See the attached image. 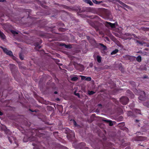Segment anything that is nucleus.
Instances as JSON below:
<instances>
[{
	"instance_id": "aec40b11",
	"label": "nucleus",
	"mask_w": 149,
	"mask_h": 149,
	"mask_svg": "<svg viewBox=\"0 0 149 149\" xmlns=\"http://www.w3.org/2000/svg\"><path fill=\"white\" fill-rule=\"evenodd\" d=\"M96 58L97 62L99 63H100L101 62V57L99 55L97 56Z\"/></svg>"
},
{
	"instance_id": "13d9d810",
	"label": "nucleus",
	"mask_w": 149,
	"mask_h": 149,
	"mask_svg": "<svg viewBox=\"0 0 149 149\" xmlns=\"http://www.w3.org/2000/svg\"><path fill=\"white\" fill-rule=\"evenodd\" d=\"M54 93L55 94H57V93H58V92H57V91H55V92H54Z\"/></svg>"
},
{
	"instance_id": "6e6552de",
	"label": "nucleus",
	"mask_w": 149,
	"mask_h": 149,
	"mask_svg": "<svg viewBox=\"0 0 149 149\" xmlns=\"http://www.w3.org/2000/svg\"><path fill=\"white\" fill-rule=\"evenodd\" d=\"M4 52L7 55H9L10 56H14L12 52L10 50H8L7 48L4 49Z\"/></svg>"
},
{
	"instance_id": "f03ea898",
	"label": "nucleus",
	"mask_w": 149,
	"mask_h": 149,
	"mask_svg": "<svg viewBox=\"0 0 149 149\" xmlns=\"http://www.w3.org/2000/svg\"><path fill=\"white\" fill-rule=\"evenodd\" d=\"M129 101V98L125 96H123L120 99V101L123 105H126Z\"/></svg>"
},
{
	"instance_id": "a19ab883",
	"label": "nucleus",
	"mask_w": 149,
	"mask_h": 149,
	"mask_svg": "<svg viewBox=\"0 0 149 149\" xmlns=\"http://www.w3.org/2000/svg\"><path fill=\"white\" fill-rule=\"evenodd\" d=\"M74 94L76 96H78L79 97H80V94L79 93H75V92H74Z\"/></svg>"
},
{
	"instance_id": "423d86ee",
	"label": "nucleus",
	"mask_w": 149,
	"mask_h": 149,
	"mask_svg": "<svg viewBox=\"0 0 149 149\" xmlns=\"http://www.w3.org/2000/svg\"><path fill=\"white\" fill-rule=\"evenodd\" d=\"M41 130H39L38 131L36 130V135H35L39 137H42L43 138H45L46 137V135L45 134L43 133H40L39 131Z\"/></svg>"
},
{
	"instance_id": "58836bf2",
	"label": "nucleus",
	"mask_w": 149,
	"mask_h": 149,
	"mask_svg": "<svg viewBox=\"0 0 149 149\" xmlns=\"http://www.w3.org/2000/svg\"><path fill=\"white\" fill-rule=\"evenodd\" d=\"M136 134L137 135H142L143 133L141 132H136Z\"/></svg>"
},
{
	"instance_id": "bf43d9fd",
	"label": "nucleus",
	"mask_w": 149,
	"mask_h": 149,
	"mask_svg": "<svg viewBox=\"0 0 149 149\" xmlns=\"http://www.w3.org/2000/svg\"><path fill=\"white\" fill-rule=\"evenodd\" d=\"M126 35H127V36H129L130 35V34L128 33H126Z\"/></svg>"
},
{
	"instance_id": "c85d7f7f",
	"label": "nucleus",
	"mask_w": 149,
	"mask_h": 149,
	"mask_svg": "<svg viewBox=\"0 0 149 149\" xmlns=\"http://www.w3.org/2000/svg\"><path fill=\"white\" fill-rule=\"evenodd\" d=\"M144 105L148 107H149V100L145 102L144 103Z\"/></svg>"
},
{
	"instance_id": "0e129e2a",
	"label": "nucleus",
	"mask_w": 149,
	"mask_h": 149,
	"mask_svg": "<svg viewBox=\"0 0 149 149\" xmlns=\"http://www.w3.org/2000/svg\"><path fill=\"white\" fill-rule=\"evenodd\" d=\"M74 92H75V93H76V91H75Z\"/></svg>"
},
{
	"instance_id": "5701e85b",
	"label": "nucleus",
	"mask_w": 149,
	"mask_h": 149,
	"mask_svg": "<svg viewBox=\"0 0 149 149\" xmlns=\"http://www.w3.org/2000/svg\"><path fill=\"white\" fill-rule=\"evenodd\" d=\"M136 57L134 56H130L129 57V59L132 61H133L135 60Z\"/></svg>"
},
{
	"instance_id": "338daca9",
	"label": "nucleus",
	"mask_w": 149,
	"mask_h": 149,
	"mask_svg": "<svg viewBox=\"0 0 149 149\" xmlns=\"http://www.w3.org/2000/svg\"><path fill=\"white\" fill-rule=\"evenodd\" d=\"M149 149V148H147V149Z\"/></svg>"
},
{
	"instance_id": "79ce46f5",
	"label": "nucleus",
	"mask_w": 149,
	"mask_h": 149,
	"mask_svg": "<svg viewBox=\"0 0 149 149\" xmlns=\"http://www.w3.org/2000/svg\"><path fill=\"white\" fill-rule=\"evenodd\" d=\"M81 79L82 80H84L85 79H85H86L85 76H81Z\"/></svg>"
},
{
	"instance_id": "7ed1b4c3",
	"label": "nucleus",
	"mask_w": 149,
	"mask_h": 149,
	"mask_svg": "<svg viewBox=\"0 0 149 149\" xmlns=\"http://www.w3.org/2000/svg\"><path fill=\"white\" fill-rule=\"evenodd\" d=\"M42 42V41L41 40L38 39L37 41L35 43L34 46H35V49L38 50L41 47V46H40V45Z\"/></svg>"
},
{
	"instance_id": "37998d69",
	"label": "nucleus",
	"mask_w": 149,
	"mask_h": 149,
	"mask_svg": "<svg viewBox=\"0 0 149 149\" xmlns=\"http://www.w3.org/2000/svg\"><path fill=\"white\" fill-rule=\"evenodd\" d=\"M102 2H103V1H97L96 4H100V3H102Z\"/></svg>"
},
{
	"instance_id": "864d4df0",
	"label": "nucleus",
	"mask_w": 149,
	"mask_h": 149,
	"mask_svg": "<svg viewBox=\"0 0 149 149\" xmlns=\"http://www.w3.org/2000/svg\"><path fill=\"white\" fill-rule=\"evenodd\" d=\"M78 10H79V11L80 12H81V9H80V7H78Z\"/></svg>"
},
{
	"instance_id": "69168bd1",
	"label": "nucleus",
	"mask_w": 149,
	"mask_h": 149,
	"mask_svg": "<svg viewBox=\"0 0 149 149\" xmlns=\"http://www.w3.org/2000/svg\"><path fill=\"white\" fill-rule=\"evenodd\" d=\"M133 83H135V82H134V81H133Z\"/></svg>"
},
{
	"instance_id": "c03bdc74",
	"label": "nucleus",
	"mask_w": 149,
	"mask_h": 149,
	"mask_svg": "<svg viewBox=\"0 0 149 149\" xmlns=\"http://www.w3.org/2000/svg\"><path fill=\"white\" fill-rule=\"evenodd\" d=\"M92 1L93 3L96 4L97 1L96 0H92Z\"/></svg>"
},
{
	"instance_id": "f3484780",
	"label": "nucleus",
	"mask_w": 149,
	"mask_h": 149,
	"mask_svg": "<svg viewBox=\"0 0 149 149\" xmlns=\"http://www.w3.org/2000/svg\"><path fill=\"white\" fill-rule=\"evenodd\" d=\"M133 111L136 114V113H138V114H141V111L140 110L137 109H134L133 110Z\"/></svg>"
},
{
	"instance_id": "6e6d98bb",
	"label": "nucleus",
	"mask_w": 149,
	"mask_h": 149,
	"mask_svg": "<svg viewBox=\"0 0 149 149\" xmlns=\"http://www.w3.org/2000/svg\"><path fill=\"white\" fill-rule=\"evenodd\" d=\"M3 114L0 111V116H2Z\"/></svg>"
},
{
	"instance_id": "4468645a",
	"label": "nucleus",
	"mask_w": 149,
	"mask_h": 149,
	"mask_svg": "<svg viewBox=\"0 0 149 149\" xmlns=\"http://www.w3.org/2000/svg\"><path fill=\"white\" fill-rule=\"evenodd\" d=\"M116 1L118 2L120 4L122 5L125 7H127V5L125 4L124 3L121 1L120 0H116Z\"/></svg>"
},
{
	"instance_id": "de8ad7c7",
	"label": "nucleus",
	"mask_w": 149,
	"mask_h": 149,
	"mask_svg": "<svg viewBox=\"0 0 149 149\" xmlns=\"http://www.w3.org/2000/svg\"><path fill=\"white\" fill-rule=\"evenodd\" d=\"M122 125L123 126H124L125 125V123H121L120 124V125Z\"/></svg>"
},
{
	"instance_id": "f704fd0d",
	"label": "nucleus",
	"mask_w": 149,
	"mask_h": 149,
	"mask_svg": "<svg viewBox=\"0 0 149 149\" xmlns=\"http://www.w3.org/2000/svg\"><path fill=\"white\" fill-rule=\"evenodd\" d=\"M91 79V78L90 77H86L85 79V80L87 81H90Z\"/></svg>"
},
{
	"instance_id": "473e14b6",
	"label": "nucleus",
	"mask_w": 149,
	"mask_h": 149,
	"mask_svg": "<svg viewBox=\"0 0 149 149\" xmlns=\"http://www.w3.org/2000/svg\"><path fill=\"white\" fill-rule=\"evenodd\" d=\"M58 134V132H54L53 133V135L55 136L56 137V136H57Z\"/></svg>"
},
{
	"instance_id": "0eeeda50",
	"label": "nucleus",
	"mask_w": 149,
	"mask_h": 149,
	"mask_svg": "<svg viewBox=\"0 0 149 149\" xmlns=\"http://www.w3.org/2000/svg\"><path fill=\"white\" fill-rule=\"evenodd\" d=\"M135 140L137 141H144L147 140V138L145 136H138L135 138Z\"/></svg>"
},
{
	"instance_id": "a211bd4d",
	"label": "nucleus",
	"mask_w": 149,
	"mask_h": 149,
	"mask_svg": "<svg viewBox=\"0 0 149 149\" xmlns=\"http://www.w3.org/2000/svg\"><path fill=\"white\" fill-rule=\"evenodd\" d=\"M118 52V49H116L114 50H113L111 53V55L115 54Z\"/></svg>"
},
{
	"instance_id": "dca6fc26",
	"label": "nucleus",
	"mask_w": 149,
	"mask_h": 149,
	"mask_svg": "<svg viewBox=\"0 0 149 149\" xmlns=\"http://www.w3.org/2000/svg\"><path fill=\"white\" fill-rule=\"evenodd\" d=\"M74 134L72 133V135H70L69 134H67V136L68 139L71 140L72 137H74Z\"/></svg>"
},
{
	"instance_id": "2f4dec72",
	"label": "nucleus",
	"mask_w": 149,
	"mask_h": 149,
	"mask_svg": "<svg viewBox=\"0 0 149 149\" xmlns=\"http://www.w3.org/2000/svg\"><path fill=\"white\" fill-rule=\"evenodd\" d=\"M95 92H94L93 91H88V94L89 95H92L95 93Z\"/></svg>"
},
{
	"instance_id": "1a4fd4ad",
	"label": "nucleus",
	"mask_w": 149,
	"mask_h": 149,
	"mask_svg": "<svg viewBox=\"0 0 149 149\" xmlns=\"http://www.w3.org/2000/svg\"><path fill=\"white\" fill-rule=\"evenodd\" d=\"M98 46H100V49L102 51L107 50V48L106 46L104 45L103 44L101 43H99L98 44Z\"/></svg>"
},
{
	"instance_id": "ddd939ff",
	"label": "nucleus",
	"mask_w": 149,
	"mask_h": 149,
	"mask_svg": "<svg viewBox=\"0 0 149 149\" xmlns=\"http://www.w3.org/2000/svg\"><path fill=\"white\" fill-rule=\"evenodd\" d=\"M0 37L2 39H5L6 36L3 32H1L0 30Z\"/></svg>"
},
{
	"instance_id": "39448f33",
	"label": "nucleus",
	"mask_w": 149,
	"mask_h": 149,
	"mask_svg": "<svg viewBox=\"0 0 149 149\" xmlns=\"http://www.w3.org/2000/svg\"><path fill=\"white\" fill-rule=\"evenodd\" d=\"M141 94L139 97V99L141 100H145L146 99V93L144 91H141Z\"/></svg>"
},
{
	"instance_id": "4d7b16f0",
	"label": "nucleus",
	"mask_w": 149,
	"mask_h": 149,
	"mask_svg": "<svg viewBox=\"0 0 149 149\" xmlns=\"http://www.w3.org/2000/svg\"><path fill=\"white\" fill-rule=\"evenodd\" d=\"M82 144L83 146L85 145V143H81Z\"/></svg>"
},
{
	"instance_id": "e433bc0d",
	"label": "nucleus",
	"mask_w": 149,
	"mask_h": 149,
	"mask_svg": "<svg viewBox=\"0 0 149 149\" xmlns=\"http://www.w3.org/2000/svg\"><path fill=\"white\" fill-rule=\"evenodd\" d=\"M65 44L64 43H60L59 44V45L61 46H63L64 47H65Z\"/></svg>"
},
{
	"instance_id": "412c9836",
	"label": "nucleus",
	"mask_w": 149,
	"mask_h": 149,
	"mask_svg": "<svg viewBox=\"0 0 149 149\" xmlns=\"http://www.w3.org/2000/svg\"><path fill=\"white\" fill-rule=\"evenodd\" d=\"M10 68L11 71L13 70V69H15L16 68L15 65L13 64H10Z\"/></svg>"
},
{
	"instance_id": "a18cd8bd",
	"label": "nucleus",
	"mask_w": 149,
	"mask_h": 149,
	"mask_svg": "<svg viewBox=\"0 0 149 149\" xmlns=\"http://www.w3.org/2000/svg\"><path fill=\"white\" fill-rule=\"evenodd\" d=\"M8 140H9V141L10 142V143H12V141L10 139V137L9 136L8 137Z\"/></svg>"
},
{
	"instance_id": "f257e3e1",
	"label": "nucleus",
	"mask_w": 149,
	"mask_h": 149,
	"mask_svg": "<svg viewBox=\"0 0 149 149\" xmlns=\"http://www.w3.org/2000/svg\"><path fill=\"white\" fill-rule=\"evenodd\" d=\"M87 21L90 25L95 28L96 31H98L99 30L98 26L96 24L97 21H93V20H88Z\"/></svg>"
},
{
	"instance_id": "8fccbe9b",
	"label": "nucleus",
	"mask_w": 149,
	"mask_h": 149,
	"mask_svg": "<svg viewBox=\"0 0 149 149\" xmlns=\"http://www.w3.org/2000/svg\"><path fill=\"white\" fill-rule=\"evenodd\" d=\"M0 47L3 49V51H4V49H6V48H4L3 47H2V46Z\"/></svg>"
},
{
	"instance_id": "680f3d73",
	"label": "nucleus",
	"mask_w": 149,
	"mask_h": 149,
	"mask_svg": "<svg viewBox=\"0 0 149 149\" xmlns=\"http://www.w3.org/2000/svg\"><path fill=\"white\" fill-rule=\"evenodd\" d=\"M147 77H144V78H146Z\"/></svg>"
},
{
	"instance_id": "b1692460",
	"label": "nucleus",
	"mask_w": 149,
	"mask_h": 149,
	"mask_svg": "<svg viewBox=\"0 0 149 149\" xmlns=\"http://www.w3.org/2000/svg\"><path fill=\"white\" fill-rule=\"evenodd\" d=\"M90 17H91V18L92 19H95L96 20H98L99 19V17L98 16L96 15L91 16Z\"/></svg>"
},
{
	"instance_id": "4c0bfd02",
	"label": "nucleus",
	"mask_w": 149,
	"mask_h": 149,
	"mask_svg": "<svg viewBox=\"0 0 149 149\" xmlns=\"http://www.w3.org/2000/svg\"><path fill=\"white\" fill-rule=\"evenodd\" d=\"M29 110L32 112H37L38 111V110L37 109H36L34 110L33 111L32 110L29 109Z\"/></svg>"
},
{
	"instance_id": "c9c22d12",
	"label": "nucleus",
	"mask_w": 149,
	"mask_h": 149,
	"mask_svg": "<svg viewBox=\"0 0 149 149\" xmlns=\"http://www.w3.org/2000/svg\"><path fill=\"white\" fill-rule=\"evenodd\" d=\"M11 33H12L14 34H18V33L17 32L13 30H11Z\"/></svg>"
},
{
	"instance_id": "bb28decb",
	"label": "nucleus",
	"mask_w": 149,
	"mask_h": 149,
	"mask_svg": "<svg viewBox=\"0 0 149 149\" xmlns=\"http://www.w3.org/2000/svg\"><path fill=\"white\" fill-rule=\"evenodd\" d=\"M19 57L20 59L22 60H23L24 58V56L21 53H20L19 54Z\"/></svg>"
},
{
	"instance_id": "393cba45",
	"label": "nucleus",
	"mask_w": 149,
	"mask_h": 149,
	"mask_svg": "<svg viewBox=\"0 0 149 149\" xmlns=\"http://www.w3.org/2000/svg\"><path fill=\"white\" fill-rule=\"evenodd\" d=\"M65 47L67 49H70L72 48V46L70 44L68 45H66L65 44Z\"/></svg>"
},
{
	"instance_id": "f8f14e48",
	"label": "nucleus",
	"mask_w": 149,
	"mask_h": 149,
	"mask_svg": "<svg viewBox=\"0 0 149 149\" xmlns=\"http://www.w3.org/2000/svg\"><path fill=\"white\" fill-rule=\"evenodd\" d=\"M107 26H110L111 28H113L115 27V25L114 23H112L110 22H107Z\"/></svg>"
},
{
	"instance_id": "a878e982",
	"label": "nucleus",
	"mask_w": 149,
	"mask_h": 149,
	"mask_svg": "<svg viewBox=\"0 0 149 149\" xmlns=\"http://www.w3.org/2000/svg\"><path fill=\"white\" fill-rule=\"evenodd\" d=\"M78 79V78L77 77H73L71 78V80L73 81H76Z\"/></svg>"
},
{
	"instance_id": "2eb2a0df",
	"label": "nucleus",
	"mask_w": 149,
	"mask_h": 149,
	"mask_svg": "<svg viewBox=\"0 0 149 149\" xmlns=\"http://www.w3.org/2000/svg\"><path fill=\"white\" fill-rule=\"evenodd\" d=\"M85 2L88 4H89L90 6H93V4L92 2L90 0H85Z\"/></svg>"
},
{
	"instance_id": "052dcab7",
	"label": "nucleus",
	"mask_w": 149,
	"mask_h": 149,
	"mask_svg": "<svg viewBox=\"0 0 149 149\" xmlns=\"http://www.w3.org/2000/svg\"><path fill=\"white\" fill-rule=\"evenodd\" d=\"M56 100H60L58 98H56Z\"/></svg>"
},
{
	"instance_id": "3c124183",
	"label": "nucleus",
	"mask_w": 149,
	"mask_h": 149,
	"mask_svg": "<svg viewBox=\"0 0 149 149\" xmlns=\"http://www.w3.org/2000/svg\"><path fill=\"white\" fill-rule=\"evenodd\" d=\"M97 105L99 107H102V104H98Z\"/></svg>"
},
{
	"instance_id": "5fc2aeb1",
	"label": "nucleus",
	"mask_w": 149,
	"mask_h": 149,
	"mask_svg": "<svg viewBox=\"0 0 149 149\" xmlns=\"http://www.w3.org/2000/svg\"><path fill=\"white\" fill-rule=\"evenodd\" d=\"M139 121V120H136L135 122V123H136L138 122Z\"/></svg>"
},
{
	"instance_id": "72a5a7b5",
	"label": "nucleus",
	"mask_w": 149,
	"mask_h": 149,
	"mask_svg": "<svg viewBox=\"0 0 149 149\" xmlns=\"http://www.w3.org/2000/svg\"><path fill=\"white\" fill-rule=\"evenodd\" d=\"M58 24L60 26H64V24L61 22H60L59 23H58Z\"/></svg>"
},
{
	"instance_id": "6ab92c4d",
	"label": "nucleus",
	"mask_w": 149,
	"mask_h": 149,
	"mask_svg": "<svg viewBox=\"0 0 149 149\" xmlns=\"http://www.w3.org/2000/svg\"><path fill=\"white\" fill-rule=\"evenodd\" d=\"M141 60V57L140 56H139L136 58V60L139 62H140Z\"/></svg>"
},
{
	"instance_id": "603ef678",
	"label": "nucleus",
	"mask_w": 149,
	"mask_h": 149,
	"mask_svg": "<svg viewBox=\"0 0 149 149\" xmlns=\"http://www.w3.org/2000/svg\"><path fill=\"white\" fill-rule=\"evenodd\" d=\"M6 1V0H0V2H4Z\"/></svg>"
},
{
	"instance_id": "ea45409f",
	"label": "nucleus",
	"mask_w": 149,
	"mask_h": 149,
	"mask_svg": "<svg viewBox=\"0 0 149 149\" xmlns=\"http://www.w3.org/2000/svg\"><path fill=\"white\" fill-rule=\"evenodd\" d=\"M73 124H74V125L76 126H77V124L76 123V122L74 120H73Z\"/></svg>"
},
{
	"instance_id": "49530a36",
	"label": "nucleus",
	"mask_w": 149,
	"mask_h": 149,
	"mask_svg": "<svg viewBox=\"0 0 149 149\" xmlns=\"http://www.w3.org/2000/svg\"><path fill=\"white\" fill-rule=\"evenodd\" d=\"M112 144V143L111 142L108 143V146H111Z\"/></svg>"
},
{
	"instance_id": "09e8293b",
	"label": "nucleus",
	"mask_w": 149,
	"mask_h": 149,
	"mask_svg": "<svg viewBox=\"0 0 149 149\" xmlns=\"http://www.w3.org/2000/svg\"><path fill=\"white\" fill-rule=\"evenodd\" d=\"M63 28H59V30L60 31H63Z\"/></svg>"
},
{
	"instance_id": "9d476101",
	"label": "nucleus",
	"mask_w": 149,
	"mask_h": 149,
	"mask_svg": "<svg viewBox=\"0 0 149 149\" xmlns=\"http://www.w3.org/2000/svg\"><path fill=\"white\" fill-rule=\"evenodd\" d=\"M127 115L128 116H131L132 117H136V114L134 111H133V112H132L131 111H128L127 112Z\"/></svg>"
},
{
	"instance_id": "7c9ffc66",
	"label": "nucleus",
	"mask_w": 149,
	"mask_h": 149,
	"mask_svg": "<svg viewBox=\"0 0 149 149\" xmlns=\"http://www.w3.org/2000/svg\"><path fill=\"white\" fill-rule=\"evenodd\" d=\"M136 42L138 43L141 45H143V42L142 41H140L138 40H137L136 41Z\"/></svg>"
},
{
	"instance_id": "4be33fe9",
	"label": "nucleus",
	"mask_w": 149,
	"mask_h": 149,
	"mask_svg": "<svg viewBox=\"0 0 149 149\" xmlns=\"http://www.w3.org/2000/svg\"><path fill=\"white\" fill-rule=\"evenodd\" d=\"M127 93H129L131 95V97H134V95L132 93L130 90H127Z\"/></svg>"
},
{
	"instance_id": "20e7f679",
	"label": "nucleus",
	"mask_w": 149,
	"mask_h": 149,
	"mask_svg": "<svg viewBox=\"0 0 149 149\" xmlns=\"http://www.w3.org/2000/svg\"><path fill=\"white\" fill-rule=\"evenodd\" d=\"M75 68L81 72L83 71L84 70V67L83 65L80 64H77L74 65Z\"/></svg>"
},
{
	"instance_id": "774afa93",
	"label": "nucleus",
	"mask_w": 149,
	"mask_h": 149,
	"mask_svg": "<svg viewBox=\"0 0 149 149\" xmlns=\"http://www.w3.org/2000/svg\"><path fill=\"white\" fill-rule=\"evenodd\" d=\"M141 146H143L142 145H141Z\"/></svg>"
},
{
	"instance_id": "cd10ccee",
	"label": "nucleus",
	"mask_w": 149,
	"mask_h": 149,
	"mask_svg": "<svg viewBox=\"0 0 149 149\" xmlns=\"http://www.w3.org/2000/svg\"><path fill=\"white\" fill-rule=\"evenodd\" d=\"M5 133L7 134H9L10 133V130L8 129H7L6 128V130H4Z\"/></svg>"
},
{
	"instance_id": "e2e57ef3",
	"label": "nucleus",
	"mask_w": 149,
	"mask_h": 149,
	"mask_svg": "<svg viewBox=\"0 0 149 149\" xmlns=\"http://www.w3.org/2000/svg\"><path fill=\"white\" fill-rule=\"evenodd\" d=\"M92 115H93V116H94V115H95V114H92Z\"/></svg>"
},
{
	"instance_id": "c756f323",
	"label": "nucleus",
	"mask_w": 149,
	"mask_h": 149,
	"mask_svg": "<svg viewBox=\"0 0 149 149\" xmlns=\"http://www.w3.org/2000/svg\"><path fill=\"white\" fill-rule=\"evenodd\" d=\"M53 108L51 106H47V109L49 111L52 110Z\"/></svg>"
},
{
	"instance_id": "9b49d317",
	"label": "nucleus",
	"mask_w": 149,
	"mask_h": 149,
	"mask_svg": "<svg viewBox=\"0 0 149 149\" xmlns=\"http://www.w3.org/2000/svg\"><path fill=\"white\" fill-rule=\"evenodd\" d=\"M103 118V119H102V121L107 123H109L110 126H111L113 125V124L111 120H106L105 118Z\"/></svg>"
}]
</instances>
